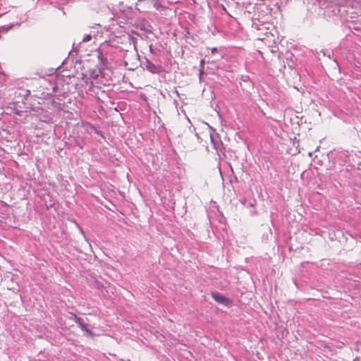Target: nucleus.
I'll return each mask as SVG.
<instances>
[{"label":"nucleus","mask_w":361,"mask_h":361,"mask_svg":"<svg viewBox=\"0 0 361 361\" xmlns=\"http://www.w3.org/2000/svg\"><path fill=\"white\" fill-rule=\"evenodd\" d=\"M92 39V35L91 34H87L85 35V36L82 38V42H88Z\"/></svg>","instance_id":"423d86ee"},{"label":"nucleus","mask_w":361,"mask_h":361,"mask_svg":"<svg viewBox=\"0 0 361 361\" xmlns=\"http://www.w3.org/2000/svg\"><path fill=\"white\" fill-rule=\"evenodd\" d=\"M74 317L75 322L79 325L81 329L86 331H89L87 324L84 322V320L82 318L78 317L76 315H74Z\"/></svg>","instance_id":"20e7f679"},{"label":"nucleus","mask_w":361,"mask_h":361,"mask_svg":"<svg viewBox=\"0 0 361 361\" xmlns=\"http://www.w3.org/2000/svg\"><path fill=\"white\" fill-rule=\"evenodd\" d=\"M212 297L215 300V301L220 304L227 305L228 303V300L224 295H221L220 293H213Z\"/></svg>","instance_id":"7ed1b4c3"},{"label":"nucleus","mask_w":361,"mask_h":361,"mask_svg":"<svg viewBox=\"0 0 361 361\" xmlns=\"http://www.w3.org/2000/svg\"><path fill=\"white\" fill-rule=\"evenodd\" d=\"M149 51H150V52H151L152 54H154V48H153V45H152V44H150V45H149Z\"/></svg>","instance_id":"0eeeda50"},{"label":"nucleus","mask_w":361,"mask_h":361,"mask_svg":"<svg viewBox=\"0 0 361 361\" xmlns=\"http://www.w3.org/2000/svg\"><path fill=\"white\" fill-rule=\"evenodd\" d=\"M210 138L212 145L216 151L217 154H219V153L223 152V143L219 137L218 135H211Z\"/></svg>","instance_id":"f257e3e1"},{"label":"nucleus","mask_w":361,"mask_h":361,"mask_svg":"<svg viewBox=\"0 0 361 361\" xmlns=\"http://www.w3.org/2000/svg\"><path fill=\"white\" fill-rule=\"evenodd\" d=\"M145 68L147 71L152 73H159L161 72L162 67L152 63L148 59L145 58V62L144 63Z\"/></svg>","instance_id":"f03ea898"},{"label":"nucleus","mask_w":361,"mask_h":361,"mask_svg":"<svg viewBox=\"0 0 361 361\" xmlns=\"http://www.w3.org/2000/svg\"><path fill=\"white\" fill-rule=\"evenodd\" d=\"M13 25H4L0 27V32H7L9 30L13 27Z\"/></svg>","instance_id":"39448f33"}]
</instances>
